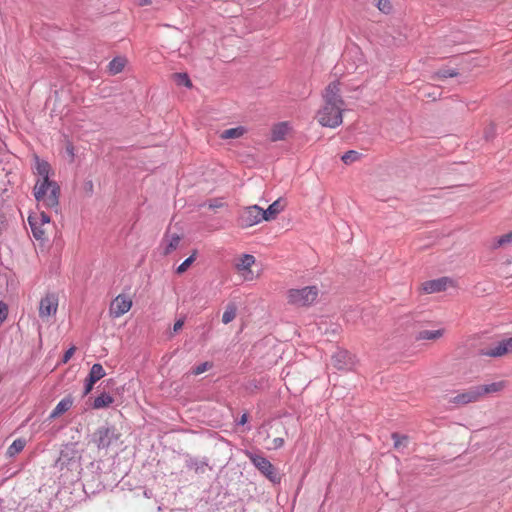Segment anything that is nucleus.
<instances>
[{"instance_id": "obj_21", "label": "nucleus", "mask_w": 512, "mask_h": 512, "mask_svg": "<svg viewBox=\"0 0 512 512\" xmlns=\"http://www.w3.org/2000/svg\"><path fill=\"white\" fill-rule=\"evenodd\" d=\"M444 334L443 329L438 330H421L416 335V340H436Z\"/></svg>"}, {"instance_id": "obj_20", "label": "nucleus", "mask_w": 512, "mask_h": 512, "mask_svg": "<svg viewBox=\"0 0 512 512\" xmlns=\"http://www.w3.org/2000/svg\"><path fill=\"white\" fill-rule=\"evenodd\" d=\"M504 386L505 384L502 381L486 385H478L477 389L479 392V397L482 398L486 394L499 392L504 388Z\"/></svg>"}, {"instance_id": "obj_22", "label": "nucleus", "mask_w": 512, "mask_h": 512, "mask_svg": "<svg viewBox=\"0 0 512 512\" xmlns=\"http://www.w3.org/2000/svg\"><path fill=\"white\" fill-rule=\"evenodd\" d=\"M126 59L123 57H115L108 64V71L111 75H116L124 69Z\"/></svg>"}, {"instance_id": "obj_37", "label": "nucleus", "mask_w": 512, "mask_h": 512, "mask_svg": "<svg viewBox=\"0 0 512 512\" xmlns=\"http://www.w3.org/2000/svg\"><path fill=\"white\" fill-rule=\"evenodd\" d=\"M376 5L378 9L384 13H389L392 9L390 0H377Z\"/></svg>"}, {"instance_id": "obj_33", "label": "nucleus", "mask_w": 512, "mask_h": 512, "mask_svg": "<svg viewBox=\"0 0 512 512\" xmlns=\"http://www.w3.org/2000/svg\"><path fill=\"white\" fill-rule=\"evenodd\" d=\"M207 466L205 462L198 461L197 459H191L187 463V467L194 469L195 472H204V468Z\"/></svg>"}, {"instance_id": "obj_19", "label": "nucleus", "mask_w": 512, "mask_h": 512, "mask_svg": "<svg viewBox=\"0 0 512 512\" xmlns=\"http://www.w3.org/2000/svg\"><path fill=\"white\" fill-rule=\"evenodd\" d=\"M114 402V398L106 393L102 392L99 394L93 401L92 408L93 409H103L109 407Z\"/></svg>"}, {"instance_id": "obj_18", "label": "nucleus", "mask_w": 512, "mask_h": 512, "mask_svg": "<svg viewBox=\"0 0 512 512\" xmlns=\"http://www.w3.org/2000/svg\"><path fill=\"white\" fill-rule=\"evenodd\" d=\"M289 129L290 128L288 122H280L274 125V127L271 130V140L274 142L283 140L287 135Z\"/></svg>"}, {"instance_id": "obj_11", "label": "nucleus", "mask_w": 512, "mask_h": 512, "mask_svg": "<svg viewBox=\"0 0 512 512\" xmlns=\"http://www.w3.org/2000/svg\"><path fill=\"white\" fill-rule=\"evenodd\" d=\"M105 374H106L105 370L103 369V366L101 364H99V363L93 364L89 371L88 376L85 379L83 395L84 396L88 395L92 391L94 384L97 381H99L101 378H103L105 376Z\"/></svg>"}, {"instance_id": "obj_40", "label": "nucleus", "mask_w": 512, "mask_h": 512, "mask_svg": "<svg viewBox=\"0 0 512 512\" xmlns=\"http://www.w3.org/2000/svg\"><path fill=\"white\" fill-rule=\"evenodd\" d=\"M208 207L210 209H216V208H221L224 206V203L221 199H213V200H210L208 203H207Z\"/></svg>"}, {"instance_id": "obj_5", "label": "nucleus", "mask_w": 512, "mask_h": 512, "mask_svg": "<svg viewBox=\"0 0 512 512\" xmlns=\"http://www.w3.org/2000/svg\"><path fill=\"white\" fill-rule=\"evenodd\" d=\"M246 455L251 461V463L272 483H280V475L276 471L273 464L267 458L249 451L246 452Z\"/></svg>"}, {"instance_id": "obj_17", "label": "nucleus", "mask_w": 512, "mask_h": 512, "mask_svg": "<svg viewBox=\"0 0 512 512\" xmlns=\"http://www.w3.org/2000/svg\"><path fill=\"white\" fill-rule=\"evenodd\" d=\"M28 224L31 228L32 235L36 240L45 239V230L43 229V224H40L38 217L30 215L28 217Z\"/></svg>"}, {"instance_id": "obj_16", "label": "nucleus", "mask_w": 512, "mask_h": 512, "mask_svg": "<svg viewBox=\"0 0 512 512\" xmlns=\"http://www.w3.org/2000/svg\"><path fill=\"white\" fill-rule=\"evenodd\" d=\"M73 405V398L71 396L64 397L53 409L49 415V419H55L67 412Z\"/></svg>"}, {"instance_id": "obj_4", "label": "nucleus", "mask_w": 512, "mask_h": 512, "mask_svg": "<svg viewBox=\"0 0 512 512\" xmlns=\"http://www.w3.org/2000/svg\"><path fill=\"white\" fill-rule=\"evenodd\" d=\"M318 296L316 286H307L301 289H290L288 291V302L292 305L303 307L311 305Z\"/></svg>"}, {"instance_id": "obj_46", "label": "nucleus", "mask_w": 512, "mask_h": 512, "mask_svg": "<svg viewBox=\"0 0 512 512\" xmlns=\"http://www.w3.org/2000/svg\"><path fill=\"white\" fill-rule=\"evenodd\" d=\"M138 6H147L152 3V0H135Z\"/></svg>"}, {"instance_id": "obj_12", "label": "nucleus", "mask_w": 512, "mask_h": 512, "mask_svg": "<svg viewBox=\"0 0 512 512\" xmlns=\"http://www.w3.org/2000/svg\"><path fill=\"white\" fill-rule=\"evenodd\" d=\"M132 306V301L124 296V295H118L111 303L110 305V314L118 318L125 313H127Z\"/></svg>"}, {"instance_id": "obj_28", "label": "nucleus", "mask_w": 512, "mask_h": 512, "mask_svg": "<svg viewBox=\"0 0 512 512\" xmlns=\"http://www.w3.org/2000/svg\"><path fill=\"white\" fill-rule=\"evenodd\" d=\"M393 441H394V448L397 450L403 449L407 447L408 444V436L407 435H400L397 432L392 433L391 435Z\"/></svg>"}, {"instance_id": "obj_24", "label": "nucleus", "mask_w": 512, "mask_h": 512, "mask_svg": "<svg viewBox=\"0 0 512 512\" xmlns=\"http://www.w3.org/2000/svg\"><path fill=\"white\" fill-rule=\"evenodd\" d=\"M26 440L22 438H18L12 442V444L7 449V456L8 457H14L15 455L19 454L25 447Z\"/></svg>"}, {"instance_id": "obj_9", "label": "nucleus", "mask_w": 512, "mask_h": 512, "mask_svg": "<svg viewBox=\"0 0 512 512\" xmlns=\"http://www.w3.org/2000/svg\"><path fill=\"white\" fill-rule=\"evenodd\" d=\"M58 296L55 293H47L39 303L40 318H48L55 315L58 309Z\"/></svg>"}, {"instance_id": "obj_34", "label": "nucleus", "mask_w": 512, "mask_h": 512, "mask_svg": "<svg viewBox=\"0 0 512 512\" xmlns=\"http://www.w3.org/2000/svg\"><path fill=\"white\" fill-rule=\"evenodd\" d=\"M196 252H194L191 256H189L187 259H185L178 267H177V273L181 274L184 273L188 267L194 262L195 260Z\"/></svg>"}, {"instance_id": "obj_43", "label": "nucleus", "mask_w": 512, "mask_h": 512, "mask_svg": "<svg viewBox=\"0 0 512 512\" xmlns=\"http://www.w3.org/2000/svg\"><path fill=\"white\" fill-rule=\"evenodd\" d=\"M5 229H6V218H5V215L0 214V236L3 234Z\"/></svg>"}, {"instance_id": "obj_7", "label": "nucleus", "mask_w": 512, "mask_h": 512, "mask_svg": "<svg viewBox=\"0 0 512 512\" xmlns=\"http://www.w3.org/2000/svg\"><path fill=\"white\" fill-rule=\"evenodd\" d=\"M120 438V434L114 426H101L99 427L94 435L93 441L97 445L98 449H107L112 444L116 443Z\"/></svg>"}, {"instance_id": "obj_36", "label": "nucleus", "mask_w": 512, "mask_h": 512, "mask_svg": "<svg viewBox=\"0 0 512 512\" xmlns=\"http://www.w3.org/2000/svg\"><path fill=\"white\" fill-rule=\"evenodd\" d=\"M437 77L439 78H449V77H456L458 75V71L456 69H440L436 73Z\"/></svg>"}, {"instance_id": "obj_39", "label": "nucleus", "mask_w": 512, "mask_h": 512, "mask_svg": "<svg viewBox=\"0 0 512 512\" xmlns=\"http://www.w3.org/2000/svg\"><path fill=\"white\" fill-rule=\"evenodd\" d=\"M496 129L494 125L488 126L484 131V138L489 141L495 137Z\"/></svg>"}, {"instance_id": "obj_2", "label": "nucleus", "mask_w": 512, "mask_h": 512, "mask_svg": "<svg viewBox=\"0 0 512 512\" xmlns=\"http://www.w3.org/2000/svg\"><path fill=\"white\" fill-rule=\"evenodd\" d=\"M35 199L45 207L57 211L59 205L60 187L51 180L37 181L34 186Z\"/></svg>"}, {"instance_id": "obj_38", "label": "nucleus", "mask_w": 512, "mask_h": 512, "mask_svg": "<svg viewBox=\"0 0 512 512\" xmlns=\"http://www.w3.org/2000/svg\"><path fill=\"white\" fill-rule=\"evenodd\" d=\"M8 315V306L3 301H0V326L6 320Z\"/></svg>"}, {"instance_id": "obj_29", "label": "nucleus", "mask_w": 512, "mask_h": 512, "mask_svg": "<svg viewBox=\"0 0 512 512\" xmlns=\"http://www.w3.org/2000/svg\"><path fill=\"white\" fill-rule=\"evenodd\" d=\"M50 165L46 161L37 163V173L42 177L40 181L49 180Z\"/></svg>"}, {"instance_id": "obj_23", "label": "nucleus", "mask_w": 512, "mask_h": 512, "mask_svg": "<svg viewBox=\"0 0 512 512\" xmlns=\"http://www.w3.org/2000/svg\"><path fill=\"white\" fill-rule=\"evenodd\" d=\"M180 236L177 234L172 235L169 239H164L163 244L165 245L163 254L168 255L173 252L180 243Z\"/></svg>"}, {"instance_id": "obj_32", "label": "nucleus", "mask_w": 512, "mask_h": 512, "mask_svg": "<svg viewBox=\"0 0 512 512\" xmlns=\"http://www.w3.org/2000/svg\"><path fill=\"white\" fill-rule=\"evenodd\" d=\"M511 242H512V231L497 238V240L493 243L492 247L494 249H496V248H499V247L504 246Z\"/></svg>"}, {"instance_id": "obj_15", "label": "nucleus", "mask_w": 512, "mask_h": 512, "mask_svg": "<svg viewBox=\"0 0 512 512\" xmlns=\"http://www.w3.org/2000/svg\"><path fill=\"white\" fill-rule=\"evenodd\" d=\"M283 210L284 204L282 203V200L277 199L272 204H270L267 209H263L262 218H264V221L274 220Z\"/></svg>"}, {"instance_id": "obj_41", "label": "nucleus", "mask_w": 512, "mask_h": 512, "mask_svg": "<svg viewBox=\"0 0 512 512\" xmlns=\"http://www.w3.org/2000/svg\"><path fill=\"white\" fill-rule=\"evenodd\" d=\"M75 352V347L69 348L62 357V362L67 363Z\"/></svg>"}, {"instance_id": "obj_13", "label": "nucleus", "mask_w": 512, "mask_h": 512, "mask_svg": "<svg viewBox=\"0 0 512 512\" xmlns=\"http://www.w3.org/2000/svg\"><path fill=\"white\" fill-rule=\"evenodd\" d=\"M508 352H512V337L502 340L494 347L482 350V355L488 357H500Z\"/></svg>"}, {"instance_id": "obj_3", "label": "nucleus", "mask_w": 512, "mask_h": 512, "mask_svg": "<svg viewBox=\"0 0 512 512\" xmlns=\"http://www.w3.org/2000/svg\"><path fill=\"white\" fill-rule=\"evenodd\" d=\"M81 455L74 444H67L60 451V455L55 462V467L60 470L76 471L81 467Z\"/></svg>"}, {"instance_id": "obj_42", "label": "nucleus", "mask_w": 512, "mask_h": 512, "mask_svg": "<svg viewBox=\"0 0 512 512\" xmlns=\"http://www.w3.org/2000/svg\"><path fill=\"white\" fill-rule=\"evenodd\" d=\"M35 216L37 217V215H35ZM38 219H39L40 224H43V225L48 224L50 222V217L45 212H41L38 215Z\"/></svg>"}, {"instance_id": "obj_30", "label": "nucleus", "mask_w": 512, "mask_h": 512, "mask_svg": "<svg viewBox=\"0 0 512 512\" xmlns=\"http://www.w3.org/2000/svg\"><path fill=\"white\" fill-rule=\"evenodd\" d=\"M361 157V154L355 150H349L347 152H345L342 157H341V160L346 164V165H349V164H352L353 162L359 160Z\"/></svg>"}, {"instance_id": "obj_31", "label": "nucleus", "mask_w": 512, "mask_h": 512, "mask_svg": "<svg viewBox=\"0 0 512 512\" xmlns=\"http://www.w3.org/2000/svg\"><path fill=\"white\" fill-rule=\"evenodd\" d=\"M175 82L179 86H185L190 88L192 86V82L187 73H175L173 75Z\"/></svg>"}, {"instance_id": "obj_27", "label": "nucleus", "mask_w": 512, "mask_h": 512, "mask_svg": "<svg viewBox=\"0 0 512 512\" xmlns=\"http://www.w3.org/2000/svg\"><path fill=\"white\" fill-rule=\"evenodd\" d=\"M255 263V257L250 254H243L236 265L238 270H250L251 266Z\"/></svg>"}, {"instance_id": "obj_45", "label": "nucleus", "mask_w": 512, "mask_h": 512, "mask_svg": "<svg viewBox=\"0 0 512 512\" xmlns=\"http://www.w3.org/2000/svg\"><path fill=\"white\" fill-rule=\"evenodd\" d=\"M274 448H281L284 445V439L283 438H275L273 440Z\"/></svg>"}, {"instance_id": "obj_10", "label": "nucleus", "mask_w": 512, "mask_h": 512, "mask_svg": "<svg viewBox=\"0 0 512 512\" xmlns=\"http://www.w3.org/2000/svg\"><path fill=\"white\" fill-rule=\"evenodd\" d=\"M453 283L452 279L449 277H440L433 280H428L422 283V289L425 293L432 294L445 291L448 286Z\"/></svg>"}, {"instance_id": "obj_35", "label": "nucleus", "mask_w": 512, "mask_h": 512, "mask_svg": "<svg viewBox=\"0 0 512 512\" xmlns=\"http://www.w3.org/2000/svg\"><path fill=\"white\" fill-rule=\"evenodd\" d=\"M212 366H213V364L211 362H203V363L193 367L191 373L193 375L197 376V375L204 373L205 371L210 369Z\"/></svg>"}, {"instance_id": "obj_8", "label": "nucleus", "mask_w": 512, "mask_h": 512, "mask_svg": "<svg viewBox=\"0 0 512 512\" xmlns=\"http://www.w3.org/2000/svg\"><path fill=\"white\" fill-rule=\"evenodd\" d=\"M332 365L340 371H350L355 367V357L347 350L336 351L331 358Z\"/></svg>"}, {"instance_id": "obj_1", "label": "nucleus", "mask_w": 512, "mask_h": 512, "mask_svg": "<svg viewBox=\"0 0 512 512\" xmlns=\"http://www.w3.org/2000/svg\"><path fill=\"white\" fill-rule=\"evenodd\" d=\"M340 84L338 81L331 82L325 89L323 95L325 104L318 112V122L323 127L336 128L343 122L342 113L345 102L340 96Z\"/></svg>"}, {"instance_id": "obj_26", "label": "nucleus", "mask_w": 512, "mask_h": 512, "mask_svg": "<svg viewBox=\"0 0 512 512\" xmlns=\"http://www.w3.org/2000/svg\"><path fill=\"white\" fill-rule=\"evenodd\" d=\"M237 315V306L235 303H229L226 308H225V311L222 315V322L224 324H228L230 322H232L235 317Z\"/></svg>"}, {"instance_id": "obj_25", "label": "nucleus", "mask_w": 512, "mask_h": 512, "mask_svg": "<svg viewBox=\"0 0 512 512\" xmlns=\"http://www.w3.org/2000/svg\"><path fill=\"white\" fill-rule=\"evenodd\" d=\"M244 133H245V128L242 126H239V127L224 130L221 133L220 137L222 139H236V138H240L241 136H243Z\"/></svg>"}, {"instance_id": "obj_44", "label": "nucleus", "mask_w": 512, "mask_h": 512, "mask_svg": "<svg viewBox=\"0 0 512 512\" xmlns=\"http://www.w3.org/2000/svg\"><path fill=\"white\" fill-rule=\"evenodd\" d=\"M184 325V319H178L173 325V331L176 333L182 329Z\"/></svg>"}, {"instance_id": "obj_14", "label": "nucleus", "mask_w": 512, "mask_h": 512, "mask_svg": "<svg viewBox=\"0 0 512 512\" xmlns=\"http://www.w3.org/2000/svg\"><path fill=\"white\" fill-rule=\"evenodd\" d=\"M480 399L477 386H473L463 393L452 397L449 402L456 405H465L468 403L476 402Z\"/></svg>"}, {"instance_id": "obj_6", "label": "nucleus", "mask_w": 512, "mask_h": 512, "mask_svg": "<svg viewBox=\"0 0 512 512\" xmlns=\"http://www.w3.org/2000/svg\"><path fill=\"white\" fill-rule=\"evenodd\" d=\"M263 209L258 205L244 207L239 211L237 223L242 228H249L264 221Z\"/></svg>"}, {"instance_id": "obj_47", "label": "nucleus", "mask_w": 512, "mask_h": 512, "mask_svg": "<svg viewBox=\"0 0 512 512\" xmlns=\"http://www.w3.org/2000/svg\"><path fill=\"white\" fill-rule=\"evenodd\" d=\"M247 419H248V415H247L246 413H244V414L241 416V418H240V420H239L238 424H239V425H244V424L247 422Z\"/></svg>"}]
</instances>
